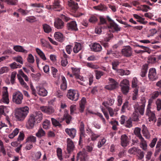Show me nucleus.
Returning a JSON list of instances; mask_svg holds the SVG:
<instances>
[{
    "label": "nucleus",
    "instance_id": "f257e3e1",
    "mask_svg": "<svg viewBox=\"0 0 161 161\" xmlns=\"http://www.w3.org/2000/svg\"><path fill=\"white\" fill-rule=\"evenodd\" d=\"M140 100L141 103H136L134 106L135 111L133 113V115L135 121H137L138 119L139 113L142 115H143L144 113L146 99L145 97H142Z\"/></svg>",
    "mask_w": 161,
    "mask_h": 161
},
{
    "label": "nucleus",
    "instance_id": "f03ea898",
    "mask_svg": "<svg viewBox=\"0 0 161 161\" xmlns=\"http://www.w3.org/2000/svg\"><path fill=\"white\" fill-rule=\"evenodd\" d=\"M29 108L27 106L20 108L16 110L15 116L18 121L23 120L29 113Z\"/></svg>",
    "mask_w": 161,
    "mask_h": 161
},
{
    "label": "nucleus",
    "instance_id": "7ed1b4c3",
    "mask_svg": "<svg viewBox=\"0 0 161 161\" xmlns=\"http://www.w3.org/2000/svg\"><path fill=\"white\" fill-rule=\"evenodd\" d=\"M42 119V114L40 111L36 112L31 115V129L34 126H36Z\"/></svg>",
    "mask_w": 161,
    "mask_h": 161
},
{
    "label": "nucleus",
    "instance_id": "20e7f679",
    "mask_svg": "<svg viewBox=\"0 0 161 161\" xmlns=\"http://www.w3.org/2000/svg\"><path fill=\"white\" fill-rule=\"evenodd\" d=\"M141 129L136 127L135 129L134 132L135 134L139 138L140 140V146L144 150L147 149V145L146 142L142 137L141 134Z\"/></svg>",
    "mask_w": 161,
    "mask_h": 161
},
{
    "label": "nucleus",
    "instance_id": "39448f33",
    "mask_svg": "<svg viewBox=\"0 0 161 161\" xmlns=\"http://www.w3.org/2000/svg\"><path fill=\"white\" fill-rule=\"evenodd\" d=\"M19 74H17V76L18 79L21 85L25 87L26 89H28L29 88L28 86H27L26 83H25L21 76L24 78L25 80L27 81L28 80V79L27 76L25 75L23 73L22 70H20L19 71Z\"/></svg>",
    "mask_w": 161,
    "mask_h": 161
},
{
    "label": "nucleus",
    "instance_id": "423d86ee",
    "mask_svg": "<svg viewBox=\"0 0 161 161\" xmlns=\"http://www.w3.org/2000/svg\"><path fill=\"white\" fill-rule=\"evenodd\" d=\"M108 85L105 86L104 88L105 89L109 90H113L116 89L119 86V83L114 79L109 78Z\"/></svg>",
    "mask_w": 161,
    "mask_h": 161
},
{
    "label": "nucleus",
    "instance_id": "0eeeda50",
    "mask_svg": "<svg viewBox=\"0 0 161 161\" xmlns=\"http://www.w3.org/2000/svg\"><path fill=\"white\" fill-rule=\"evenodd\" d=\"M67 97L70 99L76 101L79 99V94L78 91L72 89L68 90Z\"/></svg>",
    "mask_w": 161,
    "mask_h": 161
},
{
    "label": "nucleus",
    "instance_id": "6e6552de",
    "mask_svg": "<svg viewBox=\"0 0 161 161\" xmlns=\"http://www.w3.org/2000/svg\"><path fill=\"white\" fill-rule=\"evenodd\" d=\"M120 86L122 92L124 94H126L129 92V81L127 79H124L120 83Z\"/></svg>",
    "mask_w": 161,
    "mask_h": 161
},
{
    "label": "nucleus",
    "instance_id": "1a4fd4ad",
    "mask_svg": "<svg viewBox=\"0 0 161 161\" xmlns=\"http://www.w3.org/2000/svg\"><path fill=\"white\" fill-rule=\"evenodd\" d=\"M23 98V94L19 92H16L13 94V101L17 104H21Z\"/></svg>",
    "mask_w": 161,
    "mask_h": 161
},
{
    "label": "nucleus",
    "instance_id": "9d476101",
    "mask_svg": "<svg viewBox=\"0 0 161 161\" xmlns=\"http://www.w3.org/2000/svg\"><path fill=\"white\" fill-rule=\"evenodd\" d=\"M121 53L124 57L129 58L132 56V49L129 46H125L122 49Z\"/></svg>",
    "mask_w": 161,
    "mask_h": 161
},
{
    "label": "nucleus",
    "instance_id": "9b49d317",
    "mask_svg": "<svg viewBox=\"0 0 161 161\" xmlns=\"http://www.w3.org/2000/svg\"><path fill=\"white\" fill-rule=\"evenodd\" d=\"M148 78L149 79L152 81L156 80L158 78V76L157 74L156 69L154 68H151L149 69Z\"/></svg>",
    "mask_w": 161,
    "mask_h": 161
},
{
    "label": "nucleus",
    "instance_id": "f8f14e48",
    "mask_svg": "<svg viewBox=\"0 0 161 161\" xmlns=\"http://www.w3.org/2000/svg\"><path fill=\"white\" fill-rule=\"evenodd\" d=\"M40 109L42 112L49 115L54 113V112L53 108L50 106H41L40 107Z\"/></svg>",
    "mask_w": 161,
    "mask_h": 161
},
{
    "label": "nucleus",
    "instance_id": "ddd939ff",
    "mask_svg": "<svg viewBox=\"0 0 161 161\" xmlns=\"http://www.w3.org/2000/svg\"><path fill=\"white\" fill-rule=\"evenodd\" d=\"M108 27L109 31L113 33L120 31V28L114 21L111 22Z\"/></svg>",
    "mask_w": 161,
    "mask_h": 161
},
{
    "label": "nucleus",
    "instance_id": "4468645a",
    "mask_svg": "<svg viewBox=\"0 0 161 161\" xmlns=\"http://www.w3.org/2000/svg\"><path fill=\"white\" fill-rule=\"evenodd\" d=\"M54 26L55 27L58 29H62L64 26V23L61 19L57 18L55 19Z\"/></svg>",
    "mask_w": 161,
    "mask_h": 161
},
{
    "label": "nucleus",
    "instance_id": "2eb2a0df",
    "mask_svg": "<svg viewBox=\"0 0 161 161\" xmlns=\"http://www.w3.org/2000/svg\"><path fill=\"white\" fill-rule=\"evenodd\" d=\"M65 132L66 133L71 139H74L75 136L76 130L74 128H68L65 129Z\"/></svg>",
    "mask_w": 161,
    "mask_h": 161
},
{
    "label": "nucleus",
    "instance_id": "dca6fc26",
    "mask_svg": "<svg viewBox=\"0 0 161 161\" xmlns=\"http://www.w3.org/2000/svg\"><path fill=\"white\" fill-rule=\"evenodd\" d=\"M67 27L68 30L70 31H77L78 30L76 22L74 21L68 23Z\"/></svg>",
    "mask_w": 161,
    "mask_h": 161
},
{
    "label": "nucleus",
    "instance_id": "f3484780",
    "mask_svg": "<svg viewBox=\"0 0 161 161\" xmlns=\"http://www.w3.org/2000/svg\"><path fill=\"white\" fill-rule=\"evenodd\" d=\"M121 145L123 147H126L129 144V139L125 134L122 135L120 138Z\"/></svg>",
    "mask_w": 161,
    "mask_h": 161
},
{
    "label": "nucleus",
    "instance_id": "a211bd4d",
    "mask_svg": "<svg viewBox=\"0 0 161 161\" xmlns=\"http://www.w3.org/2000/svg\"><path fill=\"white\" fill-rule=\"evenodd\" d=\"M67 141V150L69 153L72 151L74 148V145L72 140L69 138H68Z\"/></svg>",
    "mask_w": 161,
    "mask_h": 161
},
{
    "label": "nucleus",
    "instance_id": "6ab92c4d",
    "mask_svg": "<svg viewBox=\"0 0 161 161\" xmlns=\"http://www.w3.org/2000/svg\"><path fill=\"white\" fill-rule=\"evenodd\" d=\"M60 0H54L53 2V10L56 11H60L61 10V5L60 4Z\"/></svg>",
    "mask_w": 161,
    "mask_h": 161
},
{
    "label": "nucleus",
    "instance_id": "aec40b11",
    "mask_svg": "<svg viewBox=\"0 0 161 161\" xmlns=\"http://www.w3.org/2000/svg\"><path fill=\"white\" fill-rule=\"evenodd\" d=\"M54 36L56 40L60 42H63L65 39V37L62 34L58 32H56L55 33Z\"/></svg>",
    "mask_w": 161,
    "mask_h": 161
},
{
    "label": "nucleus",
    "instance_id": "412c9836",
    "mask_svg": "<svg viewBox=\"0 0 161 161\" xmlns=\"http://www.w3.org/2000/svg\"><path fill=\"white\" fill-rule=\"evenodd\" d=\"M91 49L93 51L100 52L102 50V47L99 43H95L91 47Z\"/></svg>",
    "mask_w": 161,
    "mask_h": 161
},
{
    "label": "nucleus",
    "instance_id": "4be33fe9",
    "mask_svg": "<svg viewBox=\"0 0 161 161\" xmlns=\"http://www.w3.org/2000/svg\"><path fill=\"white\" fill-rule=\"evenodd\" d=\"M77 160L80 159V161H86L87 155L85 153L80 152L77 155Z\"/></svg>",
    "mask_w": 161,
    "mask_h": 161
},
{
    "label": "nucleus",
    "instance_id": "5701e85b",
    "mask_svg": "<svg viewBox=\"0 0 161 161\" xmlns=\"http://www.w3.org/2000/svg\"><path fill=\"white\" fill-rule=\"evenodd\" d=\"M38 94L41 96L44 97L47 95V91L44 88L42 87H37Z\"/></svg>",
    "mask_w": 161,
    "mask_h": 161
},
{
    "label": "nucleus",
    "instance_id": "b1692460",
    "mask_svg": "<svg viewBox=\"0 0 161 161\" xmlns=\"http://www.w3.org/2000/svg\"><path fill=\"white\" fill-rule=\"evenodd\" d=\"M148 69V65L147 64H145L143 66L142 68L140 73V75L142 77H145L147 73Z\"/></svg>",
    "mask_w": 161,
    "mask_h": 161
},
{
    "label": "nucleus",
    "instance_id": "393cba45",
    "mask_svg": "<svg viewBox=\"0 0 161 161\" xmlns=\"http://www.w3.org/2000/svg\"><path fill=\"white\" fill-rule=\"evenodd\" d=\"M86 99L85 98L83 97L81 99L80 103L79 110L81 113H83L85 108V105L86 103Z\"/></svg>",
    "mask_w": 161,
    "mask_h": 161
},
{
    "label": "nucleus",
    "instance_id": "a878e982",
    "mask_svg": "<svg viewBox=\"0 0 161 161\" xmlns=\"http://www.w3.org/2000/svg\"><path fill=\"white\" fill-rule=\"evenodd\" d=\"M81 49V45L80 43L76 42L73 48V52L75 53H78Z\"/></svg>",
    "mask_w": 161,
    "mask_h": 161
},
{
    "label": "nucleus",
    "instance_id": "bb28decb",
    "mask_svg": "<svg viewBox=\"0 0 161 161\" xmlns=\"http://www.w3.org/2000/svg\"><path fill=\"white\" fill-rule=\"evenodd\" d=\"M64 120L67 124H69L72 121V117L68 113H65L64 115Z\"/></svg>",
    "mask_w": 161,
    "mask_h": 161
},
{
    "label": "nucleus",
    "instance_id": "cd10ccee",
    "mask_svg": "<svg viewBox=\"0 0 161 161\" xmlns=\"http://www.w3.org/2000/svg\"><path fill=\"white\" fill-rule=\"evenodd\" d=\"M62 84L61 85V88L63 90H65L67 88V81L65 77L62 76H61Z\"/></svg>",
    "mask_w": 161,
    "mask_h": 161
},
{
    "label": "nucleus",
    "instance_id": "c85d7f7f",
    "mask_svg": "<svg viewBox=\"0 0 161 161\" xmlns=\"http://www.w3.org/2000/svg\"><path fill=\"white\" fill-rule=\"evenodd\" d=\"M36 50L37 53L42 59L43 60H46L47 59L44 54L41 50L38 48H36Z\"/></svg>",
    "mask_w": 161,
    "mask_h": 161
},
{
    "label": "nucleus",
    "instance_id": "c756f323",
    "mask_svg": "<svg viewBox=\"0 0 161 161\" xmlns=\"http://www.w3.org/2000/svg\"><path fill=\"white\" fill-rule=\"evenodd\" d=\"M44 31L47 33H50L52 30L51 27L47 24H44L42 25Z\"/></svg>",
    "mask_w": 161,
    "mask_h": 161
},
{
    "label": "nucleus",
    "instance_id": "7c9ffc66",
    "mask_svg": "<svg viewBox=\"0 0 161 161\" xmlns=\"http://www.w3.org/2000/svg\"><path fill=\"white\" fill-rule=\"evenodd\" d=\"M51 121L53 125L55 127L58 126L59 128L62 127V125L61 124L59 123V122L57 120L54 118H51Z\"/></svg>",
    "mask_w": 161,
    "mask_h": 161
},
{
    "label": "nucleus",
    "instance_id": "2f4dec72",
    "mask_svg": "<svg viewBox=\"0 0 161 161\" xmlns=\"http://www.w3.org/2000/svg\"><path fill=\"white\" fill-rule=\"evenodd\" d=\"M19 129L16 128L12 132L8 135V137L10 139L13 138L16 136L19 132Z\"/></svg>",
    "mask_w": 161,
    "mask_h": 161
},
{
    "label": "nucleus",
    "instance_id": "473e14b6",
    "mask_svg": "<svg viewBox=\"0 0 161 161\" xmlns=\"http://www.w3.org/2000/svg\"><path fill=\"white\" fill-rule=\"evenodd\" d=\"M14 49L17 52H21L24 53H26V50L24 49L22 47L20 46H16L14 47Z\"/></svg>",
    "mask_w": 161,
    "mask_h": 161
},
{
    "label": "nucleus",
    "instance_id": "72a5a7b5",
    "mask_svg": "<svg viewBox=\"0 0 161 161\" xmlns=\"http://www.w3.org/2000/svg\"><path fill=\"white\" fill-rule=\"evenodd\" d=\"M69 5L74 11H76L78 8V4L75 2L71 1L69 3Z\"/></svg>",
    "mask_w": 161,
    "mask_h": 161
},
{
    "label": "nucleus",
    "instance_id": "f704fd0d",
    "mask_svg": "<svg viewBox=\"0 0 161 161\" xmlns=\"http://www.w3.org/2000/svg\"><path fill=\"white\" fill-rule=\"evenodd\" d=\"M45 135V133L44 131L42 128H40L38 132L36 133V136L38 137L44 136Z\"/></svg>",
    "mask_w": 161,
    "mask_h": 161
},
{
    "label": "nucleus",
    "instance_id": "c9c22d12",
    "mask_svg": "<svg viewBox=\"0 0 161 161\" xmlns=\"http://www.w3.org/2000/svg\"><path fill=\"white\" fill-rule=\"evenodd\" d=\"M3 99L4 102L8 103L9 102L8 93L7 92H5L3 95Z\"/></svg>",
    "mask_w": 161,
    "mask_h": 161
},
{
    "label": "nucleus",
    "instance_id": "e433bc0d",
    "mask_svg": "<svg viewBox=\"0 0 161 161\" xmlns=\"http://www.w3.org/2000/svg\"><path fill=\"white\" fill-rule=\"evenodd\" d=\"M50 121L47 119H46L42 123V126L44 129H47L49 128L50 125Z\"/></svg>",
    "mask_w": 161,
    "mask_h": 161
},
{
    "label": "nucleus",
    "instance_id": "4c0bfd02",
    "mask_svg": "<svg viewBox=\"0 0 161 161\" xmlns=\"http://www.w3.org/2000/svg\"><path fill=\"white\" fill-rule=\"evenodd\" d=\"M93 8L96 10L102 11L105 10L106 7L104 5L101 4L98 6L94 7Z\"/></svg>",
    "mask_w": 161,
    "mask_h": 161
},
{
    "label": "nucleus",
    "instance_id": "58836bf2",
    "mask_svg": "<svg viewBox=\"0 0 161 161\" xmlns=\"http://www.w3.org/2000/svg\"><path fill=\"white\" fill-rule=\"evenodd\" d=\"M159 94L160 92L158 91H155L152 94V97H151V98L152 99H150L151 100V101H150V103H152L153 101V99H154L157 98L159 95Z\"/></svg>",
    "mask_w": 161,
    "mask_h": 161
},
{
    "label": "nucleus",
    "instance_id": "ea45409f",
    "mask_svg": "<svg viewBox=\"0 0 161 161\" xmlns=\"http://www.w3.org/2000/svg\"><path fill=\"white\" fill-rule=\"evenodd\" d=\"M95 72L96 78L97 80L100 79L101 77L104 74L103 72L98 70H95Z\"/></svg>",
    "mask_w": 161,
    "mask_h": 161
},
{
    "label": "nucleus",
    "instance_id": "a19ab883",
    "mask_svg": "<svg viewBox=\"0 0 161 161\" xmlns=\"http://www.w3.org/2000/svg\"><path fill=\"white\" fill-rule=\"evenodd\" d=\"M0 152L2 153L4 155L6 154V152L3 146V142L0 140Z\"/></svg>",
    "mask_w": 161,
    "mask_h": 161
},
{
    "label": "nucleus",
    "instance_id": "79ce46f5",
    "mask_svg": "<svg viewBox=\"0 0 161 161\" xmlns=\"http://www.w3.org/2000/svg\"><path fill=\"white\" fill-rule=\"evenodd\" d=\"M91 139L92 141H94L100 136L99 134L94 133L93 132H92V134L91 135Z\"/></svg>",
    "mask_w": 161,
    "mask_h": 161
},
{
    "label": "nucleus",
    "instance_id": "37998d69",
    "mask_svg": "<svg viewBox=\"0 0 161 161\" xmlns=\"http://www.w3.org/2000/svg\"><path fill=\"white\" fill-rule=\"evenodd\" d=\"M157 106V110L158 111H160L161 109V100L160 99H157L155 102Z\"/></svg>",
    "mask_w": 161,
    "mask_h": 161
},
{
    "label": "nucleus",
    "instance_id": "c03bdc74",
    "mask_svg": "<svg viewBox=\"0 0 161 161\" xmlns=\"http://www.w3.org/2000/svg\"><path fill=\"white\" fill-rule=\"evenodd\" d=\"M31 75L34 80H37L39 79V77L41 76V74L39 73H35L34 74L32 73L31 74Z\"/></svg>",
    "mask_w": 161,
    "mask_h": 161
},
{
    "label": "nucleus",
    "instance_id": "a18cd8bd",
    "mask_svg": "<svg viewBox=\"0 0 161 161\" xmlns=\"http://www.w3.org/2000/svg\"><path fill=\"white\" fill-rule=\"evenodd\" d=\"M150 101H151V100H149V103L147 106V108L146 110V115H147V116L148 115H149V114H151V113H152L153 112H152L150 110V109L151 108V103H150Z\"/></svg>",
    "mask_w": 161,
    "mask_h": 161
},
{
    "label": "nucleus",
    "instance_id": "49530a36",
    "mask_svg": "<svg viewBox=\"0 0 161 161\" xmlns=\"http://www.w3.org/2000/svg\"><path fill=\"white\" fill-rule=\"evenodd\" d=\"M147 116L149 117V121L151 122L156 120L155 115L154 112H153Z\"/></svg>",
    "mask_w": 161,
    "mask_h": 161
},
{
    "label": "nucleus",
    "instance_id": "de8ad7c7",
    "mask_svg": "<svg viewBox=\"0 0 161 161\" xmlns=\"http://www.w3.org/2000/svg\"><path fill=\"white\" fill-rule=\"evenodd\" d=\"M80 136L79 140V144L80 145L82 142V139L85 137L86 135L85 134V131L80 132Z\"/></svg>",
    "mask_w": 161,
    "mask_h": 161
},
{
    "label": "nucleus",
    "instance_id": "09e8293b",
    "mask_svg": "<svg viewBox=\"0 0 161 161\" xmlns=\"http://www.w3.org/2000/svg\"><path fill=\"white\" fill-rule=\"evenodd\" d=\"M106 141V140L104 138L102 139L101 141H99L97 143V147L99 148H101L105 144Z\"/></svg>",
    "mask_w": 161,
    "mask_h": 161
},
{
    "label": "nucleus",
    "instance_id": "8fccbe9b",
    "mask_svg": "<svg viewBox=\"0 0 161 161\" xmlns=\"http://www.w3.org/2000/svg\"><path fill=\"white\" fill-rule=\"evenodd\" d=\"M125 125L127 128H130L132 127V122L131 119H128L125 123Z\"/></svg>",
    "mask_w": 161,
    "mask_h": 161
},
{
    "label": "nucleus",
    "instance_id": "3c124183",
    "mask_svg": "<svg viewBox=\"0 0 161 161\" xmlns=\"http://www.w3.org/2000/svg\"><path fill=\"white\" fill-rule=\"evenodd\" d=\"M66 51L68 54H70L72 51V46L71 45H69L66 46L65 47Z\"/></svg>",
    "mask_w": 161,
    "mask_h": 161
},
{
    "label": "nucleus",
    "instance_id": "603ef678",
    "mask_svg": "<svg viewBox=\"0 0 161 161\" xmlns=\"http://www.w3.org/2000/svg\"><path fill=\"white\" fill-rule=\"evenodd\" d=\"M97 17L94 15L91 16L89 19V21L90 22L94 23H96L97 21Z\"/></svg>",
    "mask_w": 161,
    "mask_h": 161
},
{
    "label": "nucleus",
    "instance_id": "864d4df0",
    "mask_svg": "<svg viewBox=\"0 0 161 161\" xmlns=\"http://www.w3.org/2000/svg\"><path fill=\"white\" fill-rule=\"evenodd\" d=\"M24 136L25 135L23 131H20L19 133V135L18 137L17 138L18 141H22L24 139Z\"/></svg>",
    "mask_w": 161,
    "mask_h": 161
},
{
    "label": "nucleus",
    "instance_id": "5fc2aeb1",
    "mask_svg": "<svg viewBox=\"0 0 161 161\" xmlns=\"http://www.w3.org/2000/svg\"><path fill=\"white\" fill-rule=\"evenodd\" d=\"M10 66L11 68L12 69L19 68L21 66L20 64H17L16 62H14L13 63L11 64Z\"/></svg>",
    "mask_w": 161,
    "mask_h": 161
},
{
    "label": "nucleus",
    "instance_id": "6e6d98bb",
    "mask_svg": "<svg viewBox=\"0 0 161 161\" xmlns=\"http://www.w3.org/2000/svg\"><path fill=\"white\" fill-rule=\"evenodd\" d=\"M137 80L136 77L133 78L132 81V86L133 88L137 87Z\"/></svg>",
    "mask_w": 161,
    "mask_h": 161
},
{
    "label": "nucleus",
    "instance_id": "4d7b16f0",
    "mask_svg": "<svg viewBox=\"0 0 161 161\" xmlns=\"http://www.w3.org/2000/svg\"><path fill=\"white\" fill-rule=\"evenodd\" d=\"M137 153L139 157V158L140 159H142L144 157L143 152L140 149H138L137 150Z\"/></svg>",
    "mask_w": 161,
    "mask_h": 161
},
{
    "label": "nucleus",
    "instance_id": "13d9d810",
    "mask_svg": "<svg viewBox=\"0 0 161 161\" xmlns=\"http://www.w3.org/2000/svg\"><path fill=\"white\" fill-rule=\"evenodd\" d=\"M149 60L153 63L157 62L159 60L158 59V56L156 58L155 55H153L149 58Z\"/></svg>",
    "mask_w": 161,
    "mask_h": 161
},
{
    "label": "nucleus",
    "instance_id": "bf43d9fd",
    "mask_svg": "<svg viewBox=\"0 0 161 161\" xmlns=\"http://www.w3.org/2000/svg\"><path fill=\"white\" fill-rule=\"evenodd\" d=\"M128 104L129 102L127 101H126L123 104L121 108V111L123 113H124L125 112V109L127 108L128 106Z\"/></svg>",
    "mask_w": 161,
    "mask_h": 161
},
{
    "label": "nucleus",
    "instance_id": "052dcab7",
    "mask_svg": "<svg viewBox=\"0 0 161 161\" xmlns=\"http://www.w3.org/2000/svg\"><path fill=\"white\" fill-rule=\"evenodd\" d=\"M91 145L87 146L86 147V151L88 152H91L93 150L94 145L92 143H91Z\"/></svg>",
    "mask_w": 161,
    "mask_h": 161
},
{
    "label": "nucleus",
    "instance_id": "680f3d73",
    "mask_svg": "<svg viewBox=\"0 0 161 161\" xmlns=\"http://www.w3.org/2000/svg\"><path fill=\"white\" fill-rule=\"evenodd\" d=\"M138 149H137L136 147H133L129 149L128 150V152L129 153L131 154H134L135 152H137V150Z\"/></svg>",
    "mask_w": 161,
    "mask_h": 161
},
{
    "label": "nucleus",
    "instance_id": "e2e57ef3",
    "mask_svg": "<svg viewBox=\"0 0 161 161\" xmlns=\"http://www.w3.org/2000/svg\"><path fill=\"white\" fill-rule=\"evenodd\" d=\"M112 64L113 69L114 70H116L117 67L119 65V62L117 61H113L112 62Z\"/></svg>",
    "mask_w": 161,
    "mask_h": 161
},
{
    "label": "nucleus",
    "instance_id": "0e129e2a",
    "mask_svg": "<svg viewBox=\"0 0 161 161\" xmlns=\"http://www.w3.org/2000/svg\"><path fill=\"white\" fill-rule=\"evenodd\" d=\"M142 6V10L144 12H147L148 11V10H150L151 9V8L150 7L146 5H143Z\"/></svg>",
    "mask_w": 161,
    "mask_h": 161
},
{
    "label": "nucleus",
    "instance_id": "69168bd1",
    "mask_svg": "<svg viewBox=\"0 0 161 161\" xmlns=\"http://www.w3.org/2000/svg\"><path fill=\"white\" fill-rule=\"evenodd\" d=\"M57 155L58 158L61 160L62 158V150L60 148H58L57 150Z\"/></svg>",
    "mask_w": 161,
    "mask_h": 161
},
{
    "label": "nucleus",
    "instance_id": "338daca9",
    "mask_svg": "<svg viewBox=\"0 0 161 161\" xmlns=\"http://www.w3.org/2000/svg\"><path fill=\"white\" fill-rule=\"evenodd\" d=\"M8 71V69L6 67H3L0 69V75L3 74L4 73H6Z\"/></svg>",
    "mask_w": 161,
    "mask_h": 161
},
{
    "label": "nucleus",
    "instance_id": "774afa93",
    "mask_svg": "<svg viewBox=\"0 0 161 161\" xmlns=\"http://www.w3.org/2000/svg\"><path fill=\"white\" fill-rule=\"evenodd\" d=\"M71 69L72 70V73L73 75H75V77H76L77 75H79V70L77 69L72 67Z\"/></svg>",
    "mask_w": 161,
    "mask_h": 161
}]
</instances>
